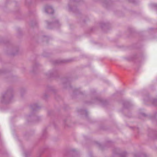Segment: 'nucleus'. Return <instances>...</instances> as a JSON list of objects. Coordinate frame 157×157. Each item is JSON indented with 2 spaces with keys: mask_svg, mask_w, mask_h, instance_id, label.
Returning a JSON list of instances; mask_svg holds the SVG:
<instances>
[{
  "mask_svg": "<svg viewBox=\"0 0 157 157\" xmlns=\"http://www.w3.org/2000/svg\"><path fill=\"white\" fill-rule=\"evenodd\" d=\"M45 11L46 13L49 14H52L53 13L54 10L52 7L50 6H47L45 9Z\"/></svg>",
  "mask_w": 157,
  "mask_h": 157,
  "instance_id": "nucleus-2",
  "label": "nucleus"
},
{
  "mask_svg": "<svg viewBox=\"0 0 157 157\" xmlns=\"http://www.w3.org/2000/svg\"><path fill=\"white\" fill-rule=\"evenodd\" d=\"M121 157H126V155H122Z\"/></svg>",
  "mask_w": 157,
  "mask_h": 157,
  "instance_id": "nucleus-6",
  "label": "nucleus"
},
{
  "mask_svg": "<svg viewBox=\"0 0 157 157\" xmlns=\"http://www.w3.org/2000/svg\"><path fill=\"white\" fill-rule=\"evenodd\" d=\"M34 106H35L36 108H37V105H34Z\"/></svg>",
  "mask_w": 157,
  "mask_h": 157,
  "instance_id": "nucleus-7",
  "label": "nucleus"
},
{
  "mask_svg": "<svg viewBox=\"0 0 157 157\" xmlns=\"http://www.w3.org/2000/svg\"><path fill=\"white\" fill-rule=\"evenodd\" d=\"M48 24L49 25H50V24L49 23H48Z\"/></svg>",
  "mask_w": 157,
  "mask_h": 157,
  "instance_id": "nucleus-8",
  "label": "nucleus"
},
{
  "mask_svg": "<svg viewBox=\"0 0 157 157\" xmlns=\"http://www.w3.org/2000/svg\"><path fill=\"white\" fill-rule=\"evenodd\" d=\"M56 23H54V24H55V25H56L57 24V25L58 24V21H56Z\"/></svg>",
  "mask_w": 157,
  "mask_h": 157,
  "instance_id": "nucleus-5",
  "label": "nucleus"
},
{
  "mask_svg": "<svg viewBox=\"0 0 157 157\" xmlns=\"http://www.w3.org/2000/svg\"><path fill=\"white\" fill-rule=\"evenodd\" d=\"M153 104L156 106H157V99H154L153 101Z\"/></svg>",
  "mask_w": 157,
  "mask_h": 157,
  "instance_id": "nucleus-3",
  "label": "nucleus"
},
{
  "mask_svg": "<svg viewBox=\"0 0 157 157\" xmlns=\"http://www.w3.org/2000/svg\"><path fill=\"white\" fill-rule=\"evenodd\" d=\"M12 94V91H8L7 93L3 95L2 100V102L6 103H9V101L8 100H9L11 99Z\"/></svg>",
  "mask_w": 157,
  "mask_h": 157,
  "instance_id": "nucleus-1",
  "label": "nucleus"
},
{
  "mask_svg": "<svg viewBox=\"0 0 157 157\" xmlns=\"http://www.w3.org/2000/svg\"><path fill=\"white\" fill-rule=\"evenodd\" d=\"M130 2L134 3L135 1V0H128Z\"/></svg>",
  "mask_w": 157,
  "mask_h": 157,
  "instance_id": "nucleus-4",
  "label": "nucleus"
}]
</instances>
